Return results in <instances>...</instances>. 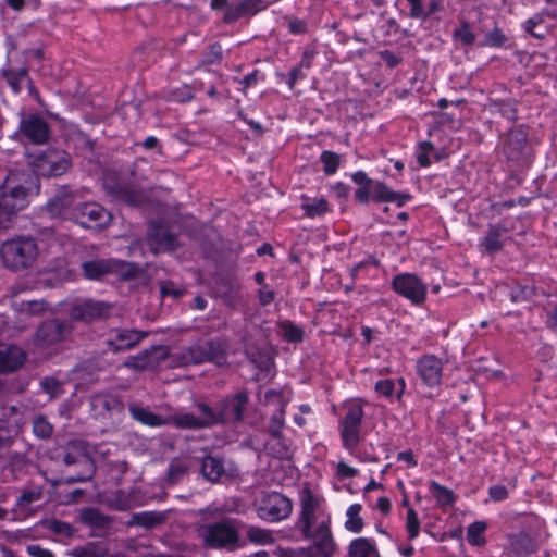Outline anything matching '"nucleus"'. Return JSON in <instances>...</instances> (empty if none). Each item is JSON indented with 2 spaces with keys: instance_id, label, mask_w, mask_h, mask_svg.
I'll use <instances>...</instances> for the list:
<instances>
[{
  "instance_id": "obj_1",
  "label": "nucleus",
  "mask_w": 557,
  "mask_h": 557,
  "mask_svg": "<svg viewBox=\"0 0 557 557\" xmlns=\"http://www.w3.org/2000/svg\"><path fill=\"white\" fill-rule=\"evenodd\" d=\"M39 190L36 172H11L0 187V230L7 228L16 212L26 208L29 196L38 195Z\"/></svg>"
},
{
  "instance_id": "obj_2",
  "label": "nucleus",
  "mask_w": 557,
  "mask_h": 557,
  "mask_svg": "<svg viewBox=\"0 0 557 557\" xmlns=\"http://www.w3.org/2000/svg\"><path fill=\"white\" fill-rule=\"evenodd\" d=\"M238 524L237 519L225 517L201 524L197 532L205 547L232 552L242 546Z\"/></svg>"
},
{
  "instance_id": "obj_3",
  "label": "nucleus",
  "mask_w": 557,
  "mask_h": 557,
  "mask_svg": "<svg viewBox=\"0 0 557 557\" xmlns=\"http://www.w3.org/2000/svg\"><path fill=\"white\" fill-rule=\"evenodd\" d=\"M39 253L37 242L29 236H17L4 240L0 246L3 265L14 272L30 268Z\"/></svg>"
},
{
  "instance_id": "obj_4",
  "label": "nucleus",
  "mask_w": 557,
  "mask_h": 557,
  "mask_svg": "<svg viewBox=\"0 0 557 557\" xmlns=\"http://www.w3.org/2000/svg\"><path fill=\"white\" fill-rule=\"evenodd\" d=\"M62 461L66 466H78L81 468L78 474L67 479L69 483L89 481L96 473L91 448L84 440L66 442L62 450Z\"/></svg>"
},
{
  "instance_id": "obj_5",
  "label": "nucleus",
  "mask_w": 557,
  "mask_h": 557,
  "mask_svg": "<svg viewBox=\"0 0 557 557\" xmlns=\"http://www.w3.org/2000/svg\"><path fill=\"white\" fill-rule=\"evenodd\" d=\"M82 273L85 278L100 281L108 274H117L124 280L135 278L138 269L124 261L113 259H91L81 264Z\"/></svg>"
},
{
  "instance_id": "obj_6",
  "label": "nucleus",
  "mask_w": 557,
  "mask_h": 557,
  "mask_svg": "<svg viewBox=\"0 0 557 557\" xmlns=\"http://www.w3.org/2000/svg\"><path fill=\"white\" fill-rule=\"evenodd\" d=\"M28 162L38 170L37 175L59 177L72 168V158L64 150L48 149L38 154H29Z\"/></svg>"
},
{
  "instance_id": "obj_7",
  "label": "nucleus",
  "mask_w": 557,
  "mask_h": 557,
  "mask_svg": "<svg viewBox=\"0 0 557 557\" xmlns=\"http://www.w3.org/2000/svg\"><path fill=\"white\" fill-rule=\"evenodd\" d=\"M81 195L78 189L71 185H59L51 196L45 210L52 218H61L63 220H72L78 207Z\"/></svg>"
},
{
  "instance_id": "obj_8",
  "label": "nucleus",
  "mask_w": 557,
  "mask_h": 557,
  "mask_svg": "<svg viewBox=\"0 0 557 557\" xmlns=\"http://www.w3.org/2000/svg\"><path fill=\"white\" fill-rule=\"evenodd\" d=\"M256 510L260 519L268 522H277L290 516L293 503L278 492H263Z\"/></svg>"
},
{
  "instance_id": "obj_9",
  "label": "nucleus",
  "mask_w": 557,
  "mask_h": 557,
  "mask_svg": "<svg viewBox=\"0 0 557 557\" xmlns=\"http://www.w3.org/2000/svg\"><path fill=\"white\" fill-rule=\"evenodd\" d=\"M183 358L186 363L213 362L223 366L227 362V354L224 345L219 339L201 341L188 347Z\"/></svg>"
},
{
  "instance_id": "obj_10",
  "label": "nucleus",
  "mask_w": 557,
  "mask_h": 557,
  "mask_svg": "<svg viewBox=\"0 0 557 557\" xmlns=\"http://www.w3.org/2000/svg\"><path fill=\"white\" fill-rule=\"evenodd\" d=\"M528 127L520 125L510 129L502 140L500 149L507 160L524 163L531 154Z\"/></svg>"
},
{
  "instance_id": "obj_11",
  "label": "nucleus",
  "mask_w": 557,
  "mask_h": 557,
  "mask_svg": "<svg viewBox=\"0 0 557 557\" xmlns=\"http://www.w3.org/2000/svg\"><path fill=\"white\" fill-rule=\"evenodd\" d=\"M363 417L362 406L352 404L348 407L345 417L339 420V434L343 446L349 451L355 450L360 444Z\"/></svg>"
},
{
  "instance_id": "obj_12",
  "label": "nucleus",
  "mask_w": 557,
  "mask_h": 557,
  "mask_svg": "<svg viewBox=\"0 0 557 557\" xmlns=\"http://www.w3.org/2000/svg\"><path fill=\"white\" fill-rule=\"evenodd\" d=\"M111 305L94 299H79L71 304L67 314L73 322L91 323L107 319L110 315Z\"/></svg>"
},
{
  "instance_id": "obj_13",
  "label": "nucleus",
  "mask_w": 557,
  "mask_h": 557,
  "mask_svg": "<svg viewBox=\"0 0 557 557\" xmlns=\"http://www.w3.org/2000/svg\"><path fill=\"white\" fill-rule=\"evenodd\" d=\"M16 135L33 145H45L50 139L51 129L45 117L32 113L22 115Z\"/></svg>"
},
{
  "instance_id": "obj_14",
  "label": "nucleus",
  "mask_w": 557,
  "mask_h": 557,
  "mask_svg": "<svg viewBox=\"0 0 557 557\" xmlns=\"http://www.w3.org/2000/svg\"><path fill=\"white\" fill-rule=\"evenodd\" d=\"M248 401L249 394L245 389L221 399L218 405L222 425H236L242 422Z\"/></svg>"
},
{
  "instance_id": "obj_15",
  "label": "nucleus",
  "mask_w": 557,
  "mask_h": 557,
  "mask_svg": "<svg viewBox=\"0 0 557 557\" xmlns=\"http://www.w3.org/2000/svg\"><path fill=\"white\" fill-rule=\"evenodd\" d=\"M393 289L413 305H421L426 296V285L414 274L403 273L392 281Z\"/></svg>"
},
{
  "instance_id": "obj_16",
  "label": "nucleus",
  "mask_w": 557,
  "mask_h": 557,
  "mask_svg": "<svg viewBox=\"0 0 557 557\" xmlns=\"http://www.w3.org/2000/svg\"><path fill=\"white\" fill-rule=\"evenodd\" d=\"M73 331L70 322L60 319H51L42 322L37 332L36 341L44 347L65 341Z\"/></svg>"
},
{
  "instance_id": "obj_17",
  "label": "nucleus",
  "mask_w": 557,
  "mask_h": 557,
  "mask_svg": "<svg viewBox=\"0 0 557 557\" xmlns=\"http://www.w3.org/2000/svg\"><path fill=\"white\" fill-rule=\"evenodd\" d=\"M110 219L109 212L100 205L95 202H81L72 219L84 227H103L108 224Z\"/></svg>"
},
{
  "instance_id": "obj_18",
  "label": "nucleus",
  "mask_w": 557,
  "mask_h": 557,
  "mask_svg": "<svg viewBox=\"0 0 557 557\" xmlns=\"http://www.w3.org/2000/svg\"><path fill=\"white\" fill-rule=\"evenodd\" d=\"M147 243L153 253L173 251L178 246L176 236L159 222L149 224Z\"/></svg>"
},
{
  "instance_id": "obj_19",
  "label": "nucleus",
  "mask_w": 557,
  "mask_h": 557,
  "mask_svg": "<svg viewBox=\"0 0 557 557\" xmlns=\"http://www.w3.org/2000/svg\"><path fill=\"white\" fill-rule=\"evenodd\" d=\"M416 369L422 382L429 386H437L442 380L443 361L435 355H424L417 360Z\"/></svg>"
},
{
  "instance_id": "obj_20",
  "label": "nucleus",
  "mask_w": 557,
  "mask_h": 557,
  "mask_svg": "<svg viewBox=\"0 0 557 557\" xmlns=\"http://www.w3.org/2000/svg\"><path fill=\"white\" fill-rule=\"evenodd\" d=\"M330 517L323 520L314 530L309 529V532H301L305 537L313 541L314 546L320 557H329L334 550V540L330 529Z\"/></svg>"
},
{
  "instance_id": "obj_21",
  "label": "nucleus",
  "mask_w": 557,
  "mask_h": 557,
  "mask_svg": "<svg viewBox=\"0 0 557 557\" xmlns=\"http://www.w3.org/2000/svg\"><path fill=\"white\" fill-rule=\"evenodd\" d=\"M507 539L508 544L505 550L508 557H527L539 548L537 541L524 531L509 534Z\"/></svg>"
},
{
  "instance_id": "obj_22",
  "label": "nucleus",
  "mask_w": 557,
  "mask_h": 557,
  "mask_svg": "<svg viewBox=\"0 0 557 557\" xmlns=\"http://www.w3.org/2000/svg\"><path fill=\"white\" fill-rule=\"evenodd\" d=\"M78 520L84 525L94 530L92 535H106L111 528L113 518L104 515L98 508L86 507L79 512Z\"/></svg>"
},
{
  "instance_id": "obj_23",
  "label": "nucleus",
  "mask_w": 557,
  "mask_h": 557,
  "mask_svg": "<svg viewBox=\"0 0 557 557\" xmlns=\"http://www.w3.org/2000/svg\"><path fill=\"white\" fill-rule=\"evenodd\" d=\"M320 500L315 497L309 488H305L300 494V517L297 522L298 529L301 532H309L315 521V510L318 509Z\"/></svg>"
},
{
  "instance_id": "obj_24",
  "label": "nucleus",
  "mask_w": 557,
  "mask_h": 557,
  "mask_svg": "<svg viewBox=\"0 0 557 557\" xmlns=\"http://www.w3.org/2000/svg\"><path fill=\"white\" fill-rule=\"evenodd\" d=\"M146 333L136 330H115L107 341L108 346L114 352L125 351L138 345Z\"/></svg>"
},
{
  "instance_id": "obj_25",
  "label": "nucleus",
  "mask_w": 557,
  "mask_h": 557,
  "mask_svg": "<svg viewBox=\"0 0 557 557\" xmlns=\"http://www.w3.org/2000/svg\"><path fill=\"white\" fill-rule=\"evenodd\" d=\"M264 9L263 0H240L233 3L223 15V23L232 24L244 16H252Z\"/></svg>"
},
{
  "instance_id": "obj_26",
  "label": "nucleus",
  "mask_w": 557,
  "mask_h": 557,
  "mask_svg": "<svg viewBox=\"0 0 557 557\" xmlns=\"http://www.w3.org/2000/svg\"><path fill=\"white\" fill-rule=\"evenodd\" d=\"M90 408L96 416H107L112 412L121 413L124 410L123 401L115 395L99 393L90 397Z\"/></svg>"
},
{
  "instance_id": "obj_27",
  "label": "nucleus",
  "mask_w": 557,
  "mask_h": 557,
  "mask_svg": "<svg viewBox=\"0 0 557 557\" xmlns=\"http://www.w3.org/2000/svg\"><path fill=\"white\" fill-rule=\"evenodd\" d=\"M20 417L14 406L3 407L0 414V435L1 438L11 445L20 431Z\"/></svg>"
},
{
  "instance_id": "obj_28",
  "label": "nucleus",
  "mask_w": 557,
  "mask_h": 557,
  "mask_svg": "<svg viewBox=\"0 0 557 557\" xmlns=\"http://www.w3.org/2000/svg\"><path fill=\"white\" fill-rule=\"evenodd\" d=\"M25 351L16 345H0V373L12 372L24 364Z\"/></svg>"
},
{
  "instance_id": "obj_29",
  "label": "nucleus",
  "mask_w": 557,
  "mask_h": 557,
  "mask_svg": "<svg viewBox=\"0 0 557 557\" xmlns=\"http://www.w3.org/2000/svg\"><path fill=\"white\" fill-rule=\"evenodd\" d=\"M244 352L249 361L261 371H269L273 364L272 354L265 345L247 343L244 347Z\"/></svg>"
},
{
  "instance_id": "obj_30",
  "label": "nucleus",
  "mask_w": 557,
  "mask_h": 557,
  "mask_svg": "<svg viewBox=\"0 0 557 557\" xmlns=\"http://www.w3.org/2000/svg\"><path fill=\"white\" fill-rule=\"evenodd\" d=\"M507 233V228L502 224H490L485 236L480 242V247L487 255H495L504 247L502 237Z\"/></svg>"
},
{
  "instance_id": "obj_31",
  "label": "nucleus",
  "mask_w": 557,
  "mask_h": 557,
  "mask_svg": "<svg viewBox=\"0 0 557 557\" xmlns=\"http://www.w3.org/2000/svg\"><path fill=\"white\" fill-rule=\"evenodd\" d=\"M371 198L375 202H396L401 207L410 196L392 190L383 182H374Z\"/></svg>"
},
{
  "instance_id": "obj_32",
  "label": "nucleus",
  "mask_w": 557,
  "mask_h": 557,
  "mask_svg": "<svg viewBox=\"0 0 557 557\" xmlns=\"http://www.w3.org/2000/svg\"><path fill=\"white\" fill-rule=\"evenodd\" d=\"M200 471L202 476L212 483L218 482L225 473L223 458L207 455L201 459Z\"/></svg>"
},
{
  "instance_id": "obj_33",
  "label": "nucleus",
  "mask_w": 557,
  "mask_h": 557,
  "mask_svg": "<svg viewBox=\"0 0 557 557\" xmlns=\"http://www.w3.org/2000/svg\"><path fill=\"white\" fill-rule=\"evenodd\" d=\"M116 199L133 207L141 206L147 200L146 193L131 185H117L113 189Z\"/></svg>"
},
{
  "instance_id": "obj_34",
  "label": "nucleus",
  "mask_w": 557,
  "mask_h": 557,
  "mask_svg": "<svg viewBox=\"0 0 557 557\" xmlns=\"http://www.w3.org/2000/svg\"><path fill=\"white\" fill-rule=\"evenodd\" d=\"M159 350L157 347H151L150 349H145L137 356H129L124 366L133 369V370H147L154 368L158 364V359L154 354Z\"/></svg>"
},
{
  "instance_id": "obj_35",
  "label": "nucleus",
  "mask_w": 557,
  "mask_h": 557,
  "mask_svg": "<svg viewBox=\"0 0 557 557\" xmlns=\"http://www.w3.org/2000/svg\"><path fill=\"white\" fill-rule=\"evenodd\" d=\"M351 180L355 184H357L359 187L355 191V199L362 205H366L369 202L372 189L374 185V181L371 180L366 172L363 171H357L351 175Z\"/></svg>"
},
{
  "instance_id": "obj_36",
  "label": "nucleus",
  "mask_w": 557,
  "mask_h": 557,
  "mask_svg": "<svg viewBox=\"0 0 557 557\" xmlns=\"http://www.w3.org/2000/svg\"><path fill=\"white\" fill-rule=\"evenodd\" d=\"M168 513L165 511H143L132 515L129 525L144 527L151 529L165 522Z\"/></svg>"
},
{
  "instance_id": "obj_37",
  "label": "nucleus",
  "mask_w": 557,
  "mask_h": 557,
  "mask_svg": "<svg viewBox=\"0 0 557 557\" xmlns=\"http://www.w3.org/2000/svg\"><path fill=\"white\" fill-rule=\"evenodd\" d=\"M129 413L134 420L148 426H161L169 424V421L165 418H162L161 416L140 406H131Z\"/></svg>"
},
{
  "instance_id": "obj_38",
  "label": "nucleus",
  "mask_w": 557,
  "mask_h": 557,
  "mask_svg": "<svg viewBox=\"0 0 557 557\" xmlns=\"http://www.w3.org/2000/svg\"><path fill=\"white\" fill-rule=\"evenodd\" d=\"M190 469L189 458H173L168 467L166 481L169 484L174 485L185 476Z\"/></svg>"
},
{
  "instance_id": "obj_39",
  "label": "nucleus",
  "mask_w": 557,
  "mask_h": 557,
  "mask_svg": "<svg viewBox=\"0 0 557 557\" xmlns=\"http://www.w3.org/2000/svg\"><path fill=\"white\" fill-rule=\"evenodd\" d=\"M240 286L228 278L221 280L216 286V294L226 305H233L239 298Z\"/></svg>"
},
{
  "instance_id": "obj_40",
  "label": "nucleus",
  "mask_w": 557,
  "mask_h": 557,
  "mask_svg": "<svg viewBox=\"0 0 557 557\" xmlns=\"http://www.w3.org/2000/svg\"><path fill=\"white\" fill-rule=\"evenodd\" d=\"M197 408L201 414L200 417H198V419H200L202 429H208L218 424H222L219 405H216V409H214L206 403H199L197 405Z\"/></svg>"
},
{
  "instance_id": "obj_41",
  "label": "nucleus",
  "mask_w": 557,
  "mask_h": 557,
  "mask_svg": "<svg viewBox=\"0 0 557 557\" xmlns=\"http://www.w3.org/2000/svg\"><path fill=\"white\" fill-rule=\"evenodd\" d=\"M169 424H173L177 429L200 430L202 429L200 419L190 412L178 413L166 418Z\"/></svg>"
},
{
  "instance_id": "obj_42",
  "label": "nucleus",
  "mask_w": 557,
  "mask_h": 557,
  "mask_svg": "<svg viewBox=\"0 0 557 557\" xmlns=\"http://www.w3.org/2000/svg\"><path fill=\"white\" fill-rule=\"evenodd\" d=\"M302 200L301 209L308 218L321 216L329 211V202L324 198L310 200L308 197L302 196Z\"/></svg>"
},
{
  "instance_id": "obj_43",
  "label": "nucleus",
  "mask_w": 557,
  "mask_h": 557,
  "mask_svg": "<svg viewBox=\"0 0 557 557\" xmlns=\"http://www.w3.org/2000/svg\"><path fill=\"white\" fill-rule=\"evenodd\" d=\"M487 523L484 521H475L467 528V540L472 546H483L486 543L485 531Z\"/></svg>"
},
{
  "instance_id": "obj_44",
  "label": "nucleus",
  "mask_w": 557,
  "mask_h": 557,
  "mask_svg": "<svg viewBox=\"0 0 557 557\" xmlns=\"http://www.w3.org/2000/svg\"><path fill=\"white\" fill-rule=\"evenodd\" d=\"M285 425V408H276L265 428V432L273 438L280 441L283 437L282 430Z\"/></svg>"
},
{
  "instance_id": "obj_45",
  "label": "nucleus",
  "mask_w": 557,
  "mask_h": 557,
  "mask_svg": "<svg viewBox=\"0 0 557 557\" xmlns=\"http://www.w3.org/2000/svg\"><path fill=\"white\" fill-rule=\"evenodd\" d=\"M107 547L99 542H88L84 546H77L72 549L73 557H102L106 556Z\"/></svg>"
},
{
  "instance_id": "obj_46",
  "label": "nucleus",
  "mask_w": 557,
  "mask_h": 557,
  "mask_svg": "<svg viewBox=\"0 0 557 557\" xmlns=\"http://www.w3.org/2000/svg\"><path fill=\"white\" fill-rule=\"evenodd\" d=\"M2 76L5 78L11 89L17 94L22 89V83L26 82L28 78V71L26 67L18 70H2Z\"/></svg>"
},
{
  "instance_id": "obj_47",
  "label": "nucleus",
  "mask_w": 557,
  "mask_h": 557,
  "mask_svg": "<svg viewBox=\"0 0 557 557\" xmlns=\"http://www.w3.org/2000/svg\"><path fill=\"white\" fill-rule=\"evenodd\" d=\"M377 554L375 546L366 537H359L349 546V557H369Z\"/></svg>"
},
{
  "instance_id": "obj_48",
  "label": "nucleus",
  "mask_w": 557,
  "mask_h": 557,
  "mask_svg": "<svg viewBox=\"0 0 557 557\" xmlns=\"http://www.w3.org/2000/svg\"><path fill=\"white\" fill-rule=\"evenodd\" d=\"M42 525L50 532L67 539L73 537L76 533V529L71 523L54 518L44 520Z\"/></svg>"
},
{
  "instance_id": "obj_49",
  "label": "nucleus",
  "mask_w": 557,
  "mask_h": 557,
  "mask_svg": "<svg viewBox=\"0 0 557 557\" xmlns=\"http://www.w3.org/2000/svg\"><path fill=\"white\" fill-rule=\"evenodd\" d=\"M517 102L513 99L506 100H497L493 101L492 107L494 108L493 112L500 114L503 117L508 121H516L517 116Z\"/></svg>"
},
{
  "instance_id": "obj_50",
  "label": "nucleus",
  "mask_w": 557,
  "mask_h": 557,
  "mask_svg": "<svg viewBox=\"0 0 557 557\" xmlns=\"http://www.w3.org/2000/svg\"><path fill=\"white\" fill-rule=\"evenodd\" d=\"M33 433L40 440H48L53 434V425L44 414H37L33 418Z\"/></svg>"
},
{
  "instance_id": "obj_51",
  "label": "nucleus",
  "mask_w": 557,
  "mask_h": 557,
  "mask_svg": "<svg viewBox=\"0 0 557 557\" xmlns=\"http://www.w3.org/2000/svg\"><path fill=\"white\" fill-rule=\"evenodd\" d=\"M433 496L440 506H450L455 503L456 496L454 492L435 481L430 483Z\"/></svg>"
},
{
  "instance_id": "obj_52",
  "label": "nucleus",
  "mask_w": 557,
  "mask_h": 557,
  "mask_svg": "<svg viewBox=\"0 0 557 557\" xmlns=\"http://www.w3.org/2000/svg\"><path fill=\"white\" fill-rule=\"evenodd\" d=\"M247 539L255 544L258 545H267L272 544L274 542V537L271 531L259 528V527H249L247 529Z\"/></svg>"
},
{
  "instance_id": "obj_53",
  "label": "nucleus",
  "mask_w": 557,
  "mask_h": 557,
  "mask_svg": "<svg viewBox=\"0 0 557 557\" xmlns=\"http://www.w3.org/2000/svg\"><path fill=\"white\" fill-rule=\"evenodd\" d=\"M507 41L508 37L503 33V30L498 26H494L490 32L485 34L481 46L502 48L506 46Z\"/></svg>"
},
{
  "instance_id": "obj_54",
  "label": "nucleus",
  "mask_w": 557,
  "mask_h": 557,
  "mask_svg": "<svg viewBox=\"0 0 557 557\" xmlns=\"http://www.w3.org/2000/svg\"><path fill=\"white\" fill-rule=\"evenodd\" d=\"M361 506L359 504L351 505L347 510V521L345 527L347 530L358 533L362 530L363 520L360 517Z\"/></svg>"
},
{
  "instance_id": "obj_55",
  "label": "nucleus",
  "mask_w": 557,
  "mask_h": 557,
  "mask_svg": "<svg viewBox=\"0 0 557 557\" xmlns=\"http://www.w3.org/2000/svg\"><path fill=\"white\" fill-rule=\"evenodd\" d=\"M320 160L323 163V172L326 175H332L339 166L341 156L336 152L324 150L320 156Z\"/></svg>"
},
{
  "instance_id": "obj_56",
  "label": "nucleus",
  "mask_w": 557,
  "mask_h": 557,
  "mask_svg": "<svg viewBox=\"0 0 557 557\" xmlns=\"http://www.w3.org/2000/svg\"><path fill=\"white\" fill-rule=\"evenodd\" d=\"M453 38L459 40L462 46H470L475 41V34L471 30L470 24L462 21L460 26L454 30Z\"/></svg>"
},
{
  "instance_id": "obj_57",
  "label": "nucleus",
  "mask_w": 557,
  "mask_h": 557,
  "mask_svg": "<svg viewBox=\"0 0 557 557\" xmlns=\"http://www.w3.org/2000/svg\"><path fill=\"white\" fill-rule=\"evenodd\" d=\"M42 497V487H37L34 490H23L20 497L16 499V507L20 509H25L30 504L38 502Z\"/></svg>"
},
{
  "instance_id": "obj_58",
  "label": "nucleus",
  "mask_w": 557,
  "mask_h": 557,
  "mask_svg": "<svg viewBox=\"0 0 557 557\" xmlns=\"http://www.w3.org/2000/svg\"><path fill=\"white\" fill-rule=\"evenodd\" d=\"M406 529L408 532V539L410 541L418 536L420 530V521L413 508H408L407 510Z\"/></svg>"
},
{
  "instance_id": "obj_59",
  "label": "nucleus",
  "mask_w": 557,
  "mask_h": 557,
  "mask_svg": "<svg viewBox=\"0 0 557 557\" xmlns=\"http://www.w3.org/2000/svg\"><path fill=\"white\" fill-rule=\"evenodd\" d=\"M283 330L286 339L290 343H299L304 339L302 329L292 322L284 323Z\"/></svg>"
},
{
  "instance_id": "obj_60",
  "label": "nucleus",
  "mask_w": 557,
  "mask_h": 557,
  "mask_svg": "<svg viewBox=\"0 0 557 557\" xmlns=\"http://www.w3.org/2000/svg\"><path fill=\"white\" fill-rule=\"evenodd\" d=\"M263 405L274 404L277 408H285L286 401L282 395L281 391L277 389H269L264 393V399H259Z\"/></svg>"
},
{
  "instance_id": "obj_61",
  "label": "nucleus",
  "mask_w": 557,
  "mask_h": 557,
  "mask_svg": "<svg viewBox=\"0 0 557 557\" xmlns=\"http://www.w3.org/2000/svg\"><path fill=\"white\" fill-rule=\"evenodd\" d=\"M41 387L51 397H58L63 393V385L52 377H45L41 381Z\"/></svg>"
},
{
  "instance_id": "obj_62",
  "label": "nucleus",
  "mask_w": 557,
  "mask_h": 557,
  "mask_svg": "<svg viewBox=\"0 0 557 557\" xmlns=\"http://www.w3.org/2000/svg\"><path fill=\"white\" fill-rule=\"evenodd\" d=\"M546 324L547 326L557 333V299L550 300L546 308Z\"/></svg>"
},
{
  "instance_id": "obj_63",
  "label": "nucleus",
  "mask_w": 557,
  "mask_h": 557,
  "mask_svg": "<svg viewBox=\"0 0 557 557\" xmlns=\"http://www.w3.org/2000/svg\"><path fill=\"white\" fill-rule=\"evenodd\" d=\"M222 57L223 52L221 46L219 44H213L209 46L203 62L208 64L219 63L222 60Z\"/></svg>"
},
{
  "instance_id": "obj_64",
  "label": "nucleus",
  "mask_w": 557,
  "mask_h": 557,
  "mask_svg": "<svg viewBox=\"0 0 557 557\" xmlns=\"http://www.w3.org/2000/svg\"><path fill=\"white\" fill-rule=\"evenodd\" d=\"M184 288L175 287L171 281L161 283L160 294L164 298L172 296L173 298H180L184 294Z\"/></svg>"
}]
</instances>
